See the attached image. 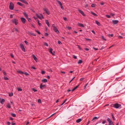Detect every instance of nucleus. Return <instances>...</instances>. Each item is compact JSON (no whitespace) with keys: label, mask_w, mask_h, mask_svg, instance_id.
Segmentation results:
<instances>
[{"label":"nucleus","mask_w":125,"mask_h":125,"mask_svg":"<svg viewBox=\"0 0 125 125\" xmlns=\"http://www.w3.org/2000/svg\"><path fill=\"white\" fill-rule=\"evenodd\" d=\"M78 11L83 16H85V15L84 14L83 11L81 10H78Z\"/></svg>","instance_id":"12"},{"label":"nucleus","mask_w":125,"mask_h":125,"mask_svg":"<svg viewBox=\"0 0 125 125\" xmlns=\"http://www.w3.org/2000/svg\"><path fill=\"white\" fill-rule=\"evenodd\" d=\"M11 114L12 116L14 117H15L16 116V115L13 113H11Z\"/></svg>","instance_id":"29"},{"label":"nucleus","mask_w":125,"mask_h":125,"mask_svg":"<svg viewBox=\"0 0 125 125\" xmlns=\"http://www.w3.org/2000/svg\"><path fill=\"white\" fill-rule=\"evenodd\" d=\"M109 37H113V34H109L108 35Z\"/></svg>","instance_id":"55"},{"label":"nucleus","mask_w":125,"mask_h":125,"mask_svg":"<svg viewBox=\"0 0 125 125\" xmlns=\"http://www.w3.org/2000/svg\"><path fill=\"white\" fill-rule=\"evenodd\" d=\"M49 52L53 55H55V52L53 51V52H52L53 49L52 48H50L49 49Z\"/></svg>","instance_id":"10"},{"label":"nucleus","mask_w":125,"mask_h":125,"mask_svg":"<svg viewBox=\"0 0 125 125\" xmlns=\"http://www.w3.org/2000/svg\"><path fill=\"white\" fill-rule=\"evenodd\" d=\"M35 31L38 34H41V33L38 30H35Z\"/></svg>","instance_id":"44"},{"label":"nucleus","mask_w":125,"mask_h":125,"mask_svg":"<svg viewBox=\"0 0 125 125\" xmlns=\"http://www.w3.org/2000/svg\"><path fill=\"white\" fill-rule=\"evenodd\" d=\"M18 72L19 73L22 74H24V72H22L21 71H18Z\"/></svg>","instance_id":"28"},{"label":"nucleus","mask_w":125,"mask_h":125,"mask_svg":"<svg viewBox=\"0 0 125 125\" xmlns=\"http://www.w3.org/2000/svg\"><path fill=\"white\" fill-rule=\"evenodd\" d=\"M106 122V120H104L102 122V123L103 124H104Z\"/></svg>","instance_id":"45"},{"label":"nucleus","mask_w":125,"mask_h":125,"mask_svg":"<svg viewBox=\"0 0 125 125\" xmlns=\"http://www.w3.org/2000/svg\"><path fill=\"white\" fill-rule=\"evenodd\" d=\"M23 14H24V16L26 18H27L28 17V15L27 14L26 12H23Z\"/></svg>","instance_id":"14"},{"label":"nucleus","mask_w":125,"mask_h":125,"mask_svg":"<svg viewBox=\"0 0 125 125\" xmlns=\"http://www.w3.org/2000/svg\"><path fill=\"white\" fill-rule=\"evenodd\" d=\"M14 7V5L13 3L12 2L10 3L9 8L10 10H13Z\"/></svg>","instance_id":"1"},{"label":"nucleus","mask_w":125,"mask_h":125,"mask_svg":"<svg viewBox=\"0 0 125 125\" xmlns=\"http://www.w3.org/2000/svg\"><path fill=\"white\" fill-rule=\"evenodd\" d=\"M21 19L23 24H25V23L26 20L25 18L23 17H21Z\"/></svg>","instance_id":"5"},{"label":"nucleus","mask_w":125,"mask_h":125,"mask_svg":"<svg viewBox=\"0 0 125 125\" xmlns=\"http://www.w3.org/2000/svg\"><path fill=\"white\" fill-rule=\"evenodd\" d=\"M102 38V39H103V40L105 41H106V39L104 37V36H101Z\"/></svg>","instance_id":"30"},{"label":"nucleus","mask_w":125,"mask_h":125,"mask_svg":"<svg viewBox=\"0 0 125 125\" xmlns=\"http://www.w3.org/2000/svg\"><path fill=\"white\" fill-rule=\"evenodd\" d=\"M45 22L47 24V25L48 26L50 27V25L49 24V23L48 21L47 20H46L45 21Z\"/></svg>","instance_id":"16"},{"label":"nucleus","mask_w":125,"mask_h":125,"mask_svg":"<svg viewBox=\"0 0 125 125\" xmlns=\"http://www.w3.org/2000/svg\"><path fill=\"white\" fill-rule=\"evenodd\" d=\"M5 102V100L4 99H2L0 101V103L2 104H3V103Z\"/></svg>","instance_id":"25"},{"label":"nucleus","mask_w":125,"mask_h":125,"mask_svg":"<svg viewBox=\"0 0 125 125\" xmlns=\"http://www.w3.org/2000/svg\"><path fill=\"white\" fill-rule=\"evenodd\" d=\"M13 93H9V96H13Z\"/></svg>","instance_id":"33"},{"label":"nucleus","mask_w":125,"mask_h":125,"mask_svg":"<svg viewBox=\"0 0 125 125\" xmlns=\"http://www.w3.org/2000/svg\"><path fill=\"white\" fill-rule=\"evenodd\" d=\"M107 120L108 122L109 125H111L113 124V122L111 120L110 118H108L107 119Z\"/></svg>","instance_id":"4"},{"label":"nucleus","mask_w":125,"mask_h":125,"mask_svg":"<svg viewBox=\"0 0 125 125\" xmlns=\"http://www.w3.org/2000/svg\"><path fill=\"white\" fill-rule=\"evenodd\" d=\"M73 57L74 59H76L77 58V57L74 55H73Z\"/></svg>","instance_id":"51"},{"label":"nucleus","mask_w":125,"mask_h":125,"mask_svg":"<svg viewBox=\"0 0 125 125\" xmlns=\"http://www.w3.org/2000/svg\"><path fill=\"white\" fill-rule=\"evenodd\" d=\"M95 4H92L91 5V7H92L94 8L95 7Z\"/></svg>","instance_id":"32"},{"label":"nucleus","mask_w":125,"mask_h":125,"mask_svg":"<svg viewBox=\"0 0 125 125\" xmlns=\"http://www.w3.org/2000/svg\"><path fill=\"white\" fill-rule=\"evenodd\" d=\"M32 90L34 92H37V91L36 89H35L34 88L32 89Z\"/></svg>","instance_id":"40"},{"label":"nucleus","mask_w":125,"mask_h":125,"mask_svg":"<svg viewBox=\"0 0 125 125\" xmlns=\"http://www.w3.org/2000/svg\"><path fill=\"white\" fill-rule=\"evenodd\" d=\"M17 4L20 6H22L23 8H25V5L22 3L21 2H17Z\"/></svg>","instance_id":"8"},{"label":"nucleus","mask_w":125,"mask_h":125,"mask_svg":"<svg viewBox=\"0 0 125 125\" xmlns=\"http://www.w3.org/2000/svg\"><path fill=\"white\" fill-rule=\"evenodd\" d=\"M41 73L42 74H44L45 73V72L44 71H42Z\"/></svg>","instance_id":"56"},{"label":"nucleus","mask_w":125,"mask_h":125,"mask_svg":"<svg viewBox=\"0 0 125 125\" xmlns=\"http://www.w3.org/2000/svg\"><path fill=\"white\" fill-rule=\"evenodd\" d=\"M112 21L114 24H117V20H113Z\"/></svg>","instance_id":"24"},{"label":"nucleus","mask_w":125,"mask_h":125,"mask_svg":"<svg viewBox=\"0 0 125 125\" xmlns=\"http://www.w3.org/2000/svg\"><path fill=\"white\" fill-rule=\"evenodd\" d=\"M44 45L46 46H48V43H47L46 42H45L44 43Z\"/></svg>","instance_id":"50"},{"label":"nucleus","mask_w":125,"mask_h":125,"mask_svg":"<svg viewBox=\"0 0 125 125\" xmlns=\"http://www.w3.org/2000/svg\"><path fill=\"white\" fill-rule=\"evenodd\" d=\"M31 68L33 69L34 70H36V68L35 67L33 66H31Z\"/></svg>","instance_id":"54"},{"label":"nucleus","mask_w":125,"mask_h":125,"mask_svg":"<svg viewBox=\"0 0 125 125\" xmlns=\"http://www.w3.org/2000/svg\"><path fill=\"white\" fill-rule=\"evenodd\" d=\"M3 73L4 75L5 76H6L7 75L6 73L5 72H3Z\"/></svg>","instance_id":"61"},{"label":"nucleus","mask_w":125,"mask_h":125,"mask_svg":"<svg viewBox=\"0 0 125 125\" xmlns=\"http://www.w3.org/2000/svg\"><path fill=\"white\" fill-rule=\"evenodd\" d=\"M91 13L95 17L98 16V15L97 14L92 11L91 12Z\"/></svg>","instance_id":"15"},{"label":"nucleus","mask_w":125,"mask_h":125,"mask_svg":"<svg viewBox=\"0 0 125 125\" xmlns=\"http://www.w3.org/2000/svg\"><path fill=\"white\" fill-rule=\"evenodd\" d=\"M20 47L22 50L24 52H25L26 51V50L23 45L22 44H20Z\"/></svg>","instance_id":"2"},{"label":"nucleus","mask_w":125,"mask_h":125,"mask_svg":"<svg viewBox=\"0 0 125 125\" xmlns=\"http://www.w3.org/2000/svg\"><path fill=\"white\" fill-rule=\"evenodd\" d=\"M22 2L27 5L28 4V3L25 0H23L22 1Z\"/></svg>","instance_id":"19"},{"label":"nucleus","mask_w":125,"mask_h":125,"mask_svg":"<svg viewBox=\"0 0 125 125\" xmlns=\"http://www.w3.org/2000/svg\"><path fill=\"white\" fill-rule=\"evenodd\" d=\"M40 15L42 17L40 16L37 14H36V16L40 19L42 20V19H44V17L43 15L41 14Z\"/></svg>","instance_id":"6"},{"label":"nucleus","mask_w":125,"mask_h":125,"mask_svg":"<svg viewBox=\"0 0 125 125\" xmlns=\"http://www.w3.org/2000/svg\"><path fill=\"white\" fill-rule=\"evenodd\" d=\"M18 20H17L16 19H14L12 21V22L13 23H14L16 25H17L18 23Z\"/></svg>","instance_id":"7"},{"label":"nucleus","mask_w":125,"mask_h":125,"mask_svg":"<svg viewBox=\"0 0 125 125\" xmlns=\"http://www.w3.org/2000/svg\"><path fill=\"white\" fill-rule=\"evenodd\" d=\"M38 24L40 26H41V23H40L39 21V20H38Z\"/></svg>","instance_id":"48"},{"label":"nucleus","mask_w":125,"mask_h":125,"mask_svg":"<svg viewBox=\"0 0 125 125\" xmlns=\"http://www.w3.org/2000/svg\"><path fill=\"white\" fill-rule=\"evenodd\" d=\"M106 17H107L108 18H111V16L110 15H105Z\"/></svg>","instance_id":"42"},{"label":"nucleus","mask_w":125,"mask_h":125,"mask_svg":"<svg viewBox=\"0 0 125 125\" xmlns=\"http://www.w3.org/2000/svg\"><path fill=\"white\" fill-rule=\"evenodd\" d=\"M10 56L12 57V58H14V56L13 54L12 53H11L10 54Z\"/></svg>","instance_id":"49"},{"label":"nucleus","mask_w":125,"mask_h":125,"mask_svg":"<svg viewBox=\"0 0 125 125\" xmlns=\"http://www.w3.org/2000/svg\"><path fill=\"white\" fill-rule=\"evenodd\" d=\"M112 117L113 118V120H115V117H114V116L113 115V114H112Z\"/></svg>","instance_id":"39"},{"label":"nucleus","mask_w":125,"mask_h":125,"mask_svg":"<svg viewBox=\"0 0 125 125\" xmlns=\"http://www.w3.org/2000/svg\"><path fill=\"white\" fill-rule=\"evenodd\" d=\"M27 20H28V21H29V22H31V18H29L28 17L27 18H26Z\"/></svg>","instance_id":"34"},{"label":"nucleus","mask_w":125,"mask_h":125,"mask_svg":"<svg viewBox=\"0 0 125 125\" xmlns=\"http://www.w3.org/2000/svg\"><path fill=\"white\" fill-rule=\"evenodd\" d=\"M82 121V119L81 118H79L76 121V122L78 123Z\"/></svg>","instance_id":"20"},{"label":"nucleus","mask_w":125,"mask_h":125,"mask_svg":"<svg viewBox=\"0 0 125 125\" xmlns=\"http://www.w3.org/2000/svg\"><path fill=\"white\" fill-rule=\"evenodd\" d=\"M4 79L5 80H8L9 78L6 77H4Z\"/></svg>","instance_id":"37"},{"label":"nucleus","mask_w":125,"mask_h":125,"mask_svg":"<svg viewBox=\"0 0 125 125\" xmlns=\"http://www.w3.org/2000/svg\"><path fill=\"white\" fill-rule=\"evenodd\" d=\"M52 27L53 28V29L54 28H56V27L55 25L54 24H52Z\"/></svg>","instance_id":"43"},{"label":"nucleus","mask_w":125,"mask_h":125,"mask_svg":"<svg viewBox=\"0 0 125 125\" xmlns=\"http://www.w3.org/2000/svg\"><path fill=\"white\" fill-rule=\"evenodd\" d=\"M78 25L80 27H84L83 24L82 23H78Z\"/></svg>","instance_id":"18"},{"label":"nucleus","mask_w":125,"mask_h":125,"mask_svg":"<svg viewBox=\"0 0 125 125\" xmlns=\"http://www.w3.org/2000/svg\"><path fill=\"white\" fill-rule=\"evenodd\" d=\"M98 119V118H97V117H96V116L94 117L93 118V119L92 120V121L93 120H95V119Z\"/></svg>","instance_id":"38"},{"label":"nucleus","mask_w":125,"mask_h":125,"mask_svg":"<svg viewBox=\"0 0 125 125\" xmlns=\"http://www.w3.org/2000/svg\"><path fill=\"white\" fill-rule=\"evenodd\" d=\"M7 107L8 108H10V104H7Z\"/></svg>","instance_id":"35"},{"label":"nucleus","mask_w":125,"mask_h":125,"mask_svg":"<svg viewBox=\"0 0 125 125\" xmlns=\"http://www.w3.org/2000/svg\"><path fill=\"white\" fill-rule=\"evenodd\" d=\"M57 1L58 2V3L60 5H62V3H61V1H59V0H57Z\"/></svg>","instance_id":"31"},{"label":"nucleus","mask_w":125,"mask_h":125,"mask_svg":"<svg viewBox=\"0 0 125 125\" xmlns=\"http://www.w3.org/2000/svg\"><path fill=\"white\" fill-rule=\"evenodd\" d=\"M95 22L96 24L98 26H100L101 24L100 23L97 21H95Z\"/></svg>","instance_id":"21"},{"label":"nucleus","mask_w":125,"mask_h":125,"mask_svg":"<svg viewBox=\"0 0 125 125\" xmlns=\"http://www.w3.org/2000/svg\"><path fill=\"white\" fill-rule=\"evenodd\" d=\"M18 91H21L22 90V89L21 88H19L18 89Z\"/></svg>","instance_id":"52"},{"label":"nucleus","mask_w":125,"mask_h":125,"mask_svg":"<svg viewBox=\"0 0 125 125\" xmlns=\"http://www.w3.org/2000/svg\"><path fill=\"white\" fill-rule=\"evenodd\" d=\"M38 102L39 103H41V100L40 99H39L38 100Z\"/></svg>","instance_id":"46"},{"label":"nucleus","mask_w":125,"mask_h":125,"mask_svg":"<svg viewBox=\"0 0 125 125\" xmlns=\"http://www.w3.org/2000/svg\"><path fill=\"white\" fill-rule=\"evenodd\" d=\"M82 62L83 61L82 60H80L78 62V64H81Z\"/></svg>","instance_id":"27"},{"label":"nucleus","mask_w":125,"mask_h":125,"mask_svg":"<svg viewBox=\"0 0 125 125\" xmlns=\"http://www.w3.org/2000/svg\"><path fill=\"white\" fill-rule=\"evenodd\" d=\"M31 35L34 36H36V34H34V33H32V34H31Z\"/></svg>","instance_id":"63"},{"label":"nucleus","mask_w":125,"mask_h":125,"mask_svg":"<svg viewBox=\"0 0 125 125\" xmlns=\"http://www.w3.org/2000/svg\"><path fill=\"white\" fill-rule=\"evenodd\" d=\"M46 86L45 84L42 85V83L40 85V88L42 89H43V88H45Z\"/></svg>","instance_id":"9"},{"label":"nucleus","mask_w":125,"mask_h":125,"mask_svg":"<svg viewBox=\"0 0 125 125\" xmlns=\"http://www.w3.org/2000/svg\"><path fill=\"white\" fill-rule=\"evenodd\" d=\"M42 82H43L46 83L48 81L46 79H44L42 80Z\"/></svg>","instance_id":"22"},{"label":"nucleus","mask_w":125,"mask_h":125,"mask_svg":"<svg viewBox=\"0 0 125 125\" xmlns=\"http://www.w3.org/2000/svg\"><path fill=\"white\" fill-rule=\"evenodd\" d=\"M77 46H78V48L79 49V50H82V49L81 48V47L79 45H78Z\"/></svg>","instance_id":"57"},{"label":"nucleus","mask_w":125,"mask_h":125,"mask_svg":"<svg viewBox=\"0 0 125 125\" xmlns=\"http://www.w3.org/2000/svg\"><path fill=\"white\" fill-rule=\"evenodd\" d=\"M63 19L65 21H67V18L65 17H63Z\"/></svg>","instance_id":"47"},{"label":"nucleus","mask_w":125,"mask_h":125,"mask_svg":"<svg viewBox=\"0 0 125 125\" xmlns=\"http://www.w3.org/2000/svg\"><path fill=\"white\" fill-rule=\"evenodd\" d=\"M121 104V103L120 102H119V103H118V109L122 107Z\"/></svg>","instance_id":"13"},{"label":"nucleus","mask_w":125,"mask_h":125,"mask_svg":"<svg viewBox=\"0 0 125 125\" xmlns=\"http://www.w3.org/2000/svg\"><path fill=\"white\" fill-rule=\"evenodd\" d=\"M84 78H82L80 79V81H82L83 80Z\"/></svg>","instance_id":"58"},{"label":"nucleus","mask_w":125,"mask_h":125,"mask_svg":"<svg viewBox=\"0 0 125 125\" xmlns=\"http://www.w3.org/2000/svg\"><path fill=\"white\" fill-rule=\"evenodd\" d=\"M32 32H29V31L28 32V33L29 34L31 35V34H32Z\"/></svg>","instance_id":"62"},{"label":"nucleus","mask_w":125,"mask_h":125,"mask_svg":"<svg viewBox=\"0 0 125 125\" xmlns=\"http://www.w3.org/2000/svg\"><path fill=\"white\" fill-rule=\"evenodd\" d=\"M33 57L34 59L36 61L38 60V59L35 55H33Z\"/></svg>","instance_id":"23"},{"label":"nucleus","mask_w":125,"mask_h":125,"mask_svg":"<svg viewBox=\"0 0 125 125\" xmlns=\"http://www.w3.org/2000/svg\"><path fill=\"white\" fill-rule=\"evenodd\" d=\"M43 10L45 13L47 15H49L50 14V12L48 9H47L46 8H45Z\"/></svg>","instance_id":"3"},{"label":"nucleus","mask_w":125,"mask_h":125,"mask_svg":"<svg viewBox=\"0 0 125 125\" xmlns=\"http://www.w3.org/2000/svg\"><path fill=\"white\" fill-rule=\"evenodd\" d=\"M58 43L60 45H61V44H62V42L60 41H58Z\"/></svg>","instance_id":"36"},{"label":"nucleus","mask_w":125,"mask_h":125,"mask_svg":"<svg viewBox=\"0 0 125 125\" xmlns=\"http://www.w3.org/2000/svg\"><path fill=\"white\" fill-rule=\"evenodd\" d=\"M112 105L115 108H117V103H116L115 104H113Z\"/></svg>","instance_id":"17"},{"label":"nucleus","mask_w":125,"mask_h":125,"mask_svg":"<svg viewBox=\"0 0 125 125\" xmlns=\"http://www.w3.org/2000/svg\"><path fill=\"white\" fill-rule=\"evenodd\" d=\"M105 48V47L103 46L100 49V50H102L103 49H104Z\"/></svg>","instance_id":"59"},{"label":"nucleus","mask_w":125,"mask_h":125,"mask_svg":"<svg viewBox=\"0 0 125 125\" xmlns=\"http://www.w3.org/2000/svg\"><path fill=\"white\" fill-rule=\"evenodd\" d=\"M98 58H97L95 59L92 62V63L93 64L94 63H95L97 61V60L98 59Z\"/></svg>","instance_id":"26"},{"label":"nucleus","mask_w":125,"mask_h":125,"mask_svg":"<svg viewBox=\"0 0 125 125\" xmlns=\"http://www.w3.org/2000/svg\"><path fill=\"white\" fill-rule=\"evenodd\" d=\"M53 31L56 32V33L57 34H59V32L57 29V28H55L53 29Z\"/></svg>","instance_id":"11"},{"label":"nucleus","mask_w":125,"mask_h":125,"mask_svg":"<svg viewBox=\"0 0 125 125\" xmlns=\"http://www.w3.org/2000/svg\"><path fill=\"white\" fill-rule=\"evenodd\" d=\"M48 35V34L47 33H45V35L46 36H47Z\"/></svg>","instance_id":"60"},{"label":"nucleus","mask_w":125,"mask_h":125,"mask_svg":"<svg viewBox=\"0 0 125 125\" xmlns=\"http://www.w3.org/2000/svg\"><path fill=\"white\" fill-rule=\"evenodd\" d=\"M7 124L8 125H10L11 124V123L10 122H8L7 123Z\"/></svg>","instance_id":"64"},{"label":"nucleus","mask_w":125,"mask_h":125,"mask_svg":"<svg viewBox=\"0 0 125 125\" xmlns=\"http://www.w3.org/2000/svg\"><path fill=\"white\" fill-rule=\"evenodd\" d=\"M24 74L26 76L29 75V74L27 72H25L24 73Z\"/></svg>","instance_id":"41"},{"label":"nucleus","mask_w":125,"mask_h":125,"mask_svg":"<svg viewBox=\"0 0 125 125\" xmlns=\"http://www.w3.org/2000/svg\"><path fill=\"white\" fill-rule=\"evenodd\" d=\"M77 89V88H76V87H74L73 89L72 90V91H74L76 89Z\"/></svg>","instance_id":"53"}]
</instances>
